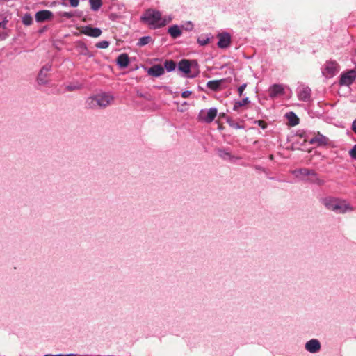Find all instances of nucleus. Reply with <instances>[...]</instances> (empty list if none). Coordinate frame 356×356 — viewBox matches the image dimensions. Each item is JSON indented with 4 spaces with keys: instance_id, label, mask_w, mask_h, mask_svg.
<instances>
[{
    "instance_id": "nucleus-1",
    "label": "nucleus",
    "mask_w": 356,
    "mask_h": 356,
    "mask_svg": "<svg viewBox=\"0 0 356 356\" xmlns=\"http://www.w3.org/2000/svg\"><path fill=\"white\" fill-rule=\"evenodd\" d=\"M140 19L154 29L163 27L172 21L170 16L162 17L159 11L154 9L147 10Z\"/></svg>"
},
{
    "instance_id": "nucleus-2",
    "label": "nucleus",
    "mask_w": 356,
    "mask_h": 356,
    "mask_svg": "<svg viewBox=\"0 0 356 356\" xmlns=\"http://www.w3.org/2000/svg\"><path fill=\"white\" fill-rule=\"evenodd\" d=\"M323 203L327 209L337 213H345L353 210V207L343 200L328 197L325 198Z\"/></svg>"
},
{
    "instance_id": "nucleus-3",
    "label": "nucleus",
    "mask_w": 356,
    "mask_h": 356,
    "mask_svg": "<svg viewBox=\"0 0 356 356\" xmlns=\"http://www.w3.org/2000/svg\"><path fill=\"white\" fill-rule=\"evenodd\" d=\"M113 97L110 94L103 93L97 95L95 97H89L86 102L89 108L106 107L113 101Z\"/></svg>"
},
{
    "instance_id": "nucleus-4",
    "label": "nucleus",
    "mask_w": 356,
    "mask_h": 356,
    "mask_svg": "<svg viewBox=\"0 0 356 356\" xmlns=\"http://www.w3.org/2000/svg\"><path fill=\"white\" fill-rule=\"evenodd\" d=\"M193 65L197 66V64L195 60H188L186 59L181 60L178 63V70L182 72L184 76L188 78H194L198 74V72H193Z\"/></svg>"
},
{
    "instance_id": "nucleus-5",
    "label": "nucleus",
    "mask_w": 356,
    "mask_h": 356,
    "mask_svg": "<svg viewBox=\"0 0 356 356\" xmlns=\"http://www.w3.org/2000/svg\"><path fill=\"white\" fill-rule=\"evenodd\" d=\"M309 144L314 145L318 147H333L334 145L330 140L320 132L315 134L314 136L309 140Z\"/></svg>"
},
{
    "instance_id": "nucleus-6",
    "label": "nucleus",
    "mask_w": 356,
    "mask_h": 356,
    "mask_svg": "<svg viewBox=\"0 0 356 356\" xmlns=\"http://www.w3.org/2000/svg\"><path fill=\"white\" fill-rule=\"evenodd\" d=\"M218 111L216 108H211L209 110L202 109L198 114V120L206 123H211L217 115Z\"/></svg>"
},
{
    "instance_id": "nucleus-7",
    "label": "nucleus",
    "mask_w": 356,
    "mask_h": 356,
    "mask_svg": "<svg viewBox=\"0 0 356 356\" xmlns=\"http://www.w3.org/2000/svg\"><path fill=\"white\" fill-rule=\"evenodd\" d=\"M293 174L296 177L302 179L306 176H313L314 179H312L311 181L313 183H316L321 184L322 181L318 177L316 172L313 170H309L307 168H301L297 170L293 171Z\"/></svg>"
},
{
    "instance_id": "nucleus-8",
    "label": "nucleus",
    "mask_w": 356,
    "mask_h": 356,
    "mask_svg": "<svg viewBox=\"0 0 356 356\" xmlns=\"http://www.w3.org/2000/svg\"><path fill=\"white\" fill-rule=\"evenodd\" d=\"M356 79V70H350L341 74L339 79V85L349 86Z\"/></svg>"
},
{
    "instance_id": "nucleus-9",
    "label": "nucleus",
    "mask_w": 356,
    "mask_h": 356,
    "mask_svg": "<svg viewBox=\"0 0 356 356\" xmlns=\"http://www.w3.org/2000/svg\"><path fill=\"white\" fill-rule=\"evenodd\" d=\"M339 70V66L336 61H327L322 70L323 74L326 77L334 76Z\"/></svg>"
},
{
    "instance_id": "nucleus-10",
    "label": "nucleus",
    "mask_w": 356,
    "mask_h": 356,
    "mask_svg": "<svg viewBox=\"0 0 356 356\" xmlns=\"http://www.w3.org/2000/svg\"><path fill=\"white\" fill-rule=\"evenodd\" d=\"M297 95L299 100L309 102L311 99L312 90L309 87L301 85L297 89Z\"/></svg>"
},
{
    "instance_id": "nucleus-11",
    "label": "nucleus",
    "mask_w": 356,
    "mask_h": 356,
    "mask_svg": "<svg viewBox=\"0 0 356 356\" xmlns=\"http://www.w3.org/2000/svg\"><path fill=\"white\" fill-rule=\"evenodd\" d=\"M35 17L36 22H43L51 19L53 17V13L48 10H40L35 13Z\"/></svg>"
},
{
    "instance_id": "nucleus-12",
    "label": "nucleus",
    "mask_w": 356,
    "mask_h": 356,
    "mask_svg": "<svg viewBox=\"0 0 356 356\" xmlns=\"http://www.w3.org/2000/svg\"><path fill=\"white\" fill-rule=\"evenodd\" d=\"M218 38L219 39L218 42V47L224 49L228 47L230 45L231 37L229 33H220L218 35Z\"/></svg>"
},
{
    "instance_id": "nucleus-13",
    "label": "nucleus",
    "mask_w": 356,
    "mask_h": 356,
    "mask_svg": "<svg viewBox=\"0 0 356 356\" xmlns=\"http://www.w3.org/2000/svg\"><path fill=\"white\" fill-rule=\"evenodd\" d=\"M81 33L90 37L97 38L102 34V31L99 28L86 26L82 28Z\"/></svg>"
},
{
    "instance_id": "nucleus-14",
    "label": "nucleus",
    "mask_w": 356,
    "mask_h": 356,
    "mask_svg": "<svg viewBox=\"0 0 356 356\" xmlns=\"http://www.w3.org/2000/svg\"><path fill=\"white\" fill-rule=\"evenodd\" d=\"M284 87L281 84H273L268 89L269 97L272 99L284 93Z\"/></svg>"
},
{
    "instance_id": "nucleus-15",
    "label": "nucleus",
    "mask_w": 356,
    "mask_h": 356,
    "mask_svg": "<svg viewBox=\"0 0 356 356\" xmlns=\"http://www.w3.org/2000/svg\"><path fill=\"white\" fill-rule=\"evenodd\" d=\"M225 82H226L225 79L209 81L207 83V87L213 91H218L222 88V84Z\"/></svg>"
},
{
    "instance_id": "nucleus-16",
    "label": "nucleus",
    "mask_w": 356,
    "mask_h": 356,
    "mask_svg": "<svg viewBox=\"0 0 356 356\" xmlns=\"http://www.w3.org/2000/svg\"><path fill=\"white\" fill-rule=\"evenodd\" d=\"M305 348L310 353H317L321 348L320 342L317 339H311L306 343Z\"/></svg>"
},
{
    "instance_id": "nucleus-17",
    "label": "nucleus",
    "mask_w": 356,
    "mask_h": 356,
    "mask_svg": "<svg viewBox=\"0 0 356 356\" xmlns=\"http://www.w3.org/2000/svg\"><path fill=\"white\" fill-rule=\"evenodd\" d=\"M164 68L161 65H154L148 70V74L158 77L164 74Z\"/></svg>"
},
{
    "instance_id": "nucleus-18",
    "label": "nucleus",
    "mask_w": 356,
    "mask_h": 356,
    "mask_svg": "<svg viewBox=\"0 0 356 356\" xmlns=\"http://www.w3.org/2000/svg\"><path fill=\"white\" fill-rule=\"evenodd\" d=\"M117 64L122 68L127 67L129 64V58L127 54H122L117 58Z\"/></svg>"
},
{
    "instance_id": "nucleus-19",
    "label": "nucleus",
    "mask_w": 356,
    "mask_h": 356,
    "mask_svg": "<svg viewBox=\"0 0 356 356\" xmlns=\"http://www.w3.org/2000/svg\"><path fill=\"white\" fill-rule=\"evenodd\" d=\"M51 70V64H47L41 69L38 76V82L39 84H44L45 80L44 78H42V75L44 74V72L48 73Z\"/></svg>"
},
{
    "instance_id": "nucleus-20",
    "label": "nucleus",
    "mask_w": 356,
    "mask_h": 356,
    "mask_svg": "<svg viewBox=\"0 0 356 356\" xmlns=\"http://www.w3.org/2000/svg\"><path fill=\"white\" fill-rule=\"evenodd\" d=\"M286 117L289 121V123L291 126H296L299 123V118L298 116L293 112H289L286 114Z\"/></svg>"
},
{
    "instance_id": "nucleus-21",
    "label": "nucleus",
    "mask_w": 356,
    "mask_h": 356,
    "mask_svg": "<svg viewBox=\"0 0 356 356\" xmlns=\"http://www.w3.org/2000/svg\"><path fill=\"white\" fill-rule=\"evenodd\" d=\"M168 33L173 38H177L181 35V31L177 25H173L169 27Z\"/></svg>"
},
{
    "instance_id": "nucleus-22",
    "label": "nucleus",
    "mask_w": 356,
    "mask_h": 356,
    "mask_svg": "<svg viewBox=\"0 0 356 356\" xmlns=\"http://www.w3.org/2000/svg\"><path fill=\"white\" fill-rule=\"evenodd\" d=\"M250 102L249 99L245 97L241 101H236L234 102L233 109L234 111H238V108Z\"/></svg>"
},
{
    "instance_id": "nucleus-23",
    "label": "nucleus",
    "mask_w": 356,
    "mask_h": 356,
    "mask_svg": "<svg viewBox=\"0 0 356 356\" xmlns=\"http://www.w3.org/2000/svg\"><path fill=\"white\" fill-rule=\"evenodd\" d=\"M90 8L92 10L97 11L102 6V0H89Z\"/></svg>"
},
{
    "instance_id": "nucleus-24",
    "label": "nucleus",
    "mask_w": 356,
    "mask_h": 356,
    "mask_svg": "<svg viewBox=\"0 0 356 356\" xmlns=\"http://www.w3.org/2000/svg\"><path fill=\"white\" fill-rule=\"evenodd\" d=\"M164 66L168 72H172L176 68V63L172 60H166L164 63Z\"/></svg>"
},
{
    "instance_id": "nucleus-25",
    "label": "nucleus",
    "mask_w": 356,
    "mask_h": 356,
    "mask_svg": "<svg viewBox=\"0 0 356 356\" xmlns=\"http://www.w3.org/2000/svg\"><path fill=\"white\" fill-rule=\"evenodd\" d=\"M152 40V38L150 36H143L138 40L137 45L139 47L145 46L149 44Z\"/></svg>"
},
{
    "instance_id": "nucleus-26",
    "label": "nucleus",
    "mask_w": 356,
    "mask_h": 356,
    "mask_svg": "<svg viewBox=\"0 0 356 356\" xmlns=\"http://www.w3.org/2000/svg\"><path fill=\"white\" fill-rule=\"evenodd\" d=\"M22 23L26 26H29L33 23V17L32 16L27 13L25 14L22 17Z\"/></svg>"
},
{
    "instance_id": "nucleus-27",
    "label": "nucleus",
    "mask_w": 356,
    "mask_h": 356,
    "mask_svg": "<svg viewBox=\"0 0 356 356\" xmlns=\"http://www.w3.org/2000/svg\"><path fill=\"white\" fill-rule=\"evenodd\" d=\"M209 42V37H200L197 39V42L201 46H204L207 44Z\"/></svg>"
},
{
    "instance_id": "nucleus-28",
    "label": "nucleus",
    "mask_w": 356,
    "mask_h": 356,
    "mask_svg": "<svg viewBox=\"0 0 356 356\" xmlns=\"http://www.w3.org/2000/svg\"><path fill=\"white\" fill-rule=\"evenodd\" d=\"M219 156L225 160L232 159V156H231L230 153L227 152L225 151H222V150L219 151Z\"/></svg>"
},
{
    "instance_id": "nucleus-29",
    "label": "nucleus",
    "mask_w": 356,
    "mask_h": 356,
    "mask_svg": "<svg viewBox=\"0 0 356 356\" xmlns=\"http://www.w3.org/2000/svg\"><path fill=\"white\" fill-rule=\"evenodd\" d=\"M109 42L106 40L101 41L96 44V47L100 49H106L108 47Z\"/></svg>"
},
{
    "instance_id": "nucleus-30",
    "label": "nucleus",
    "mask_w": 356,
    "mask_h": 356,
    "mask_svg": "<svg viewBox=\"0 0 356 356\" xmlns=\"http://www.w3.org/2000/svg\"><path fill=\"white\" fill-rule=\"evenodd\" d=\"M227 122L229 124V125L234 129H242L243 127L240 126L238 123L234 122L231 119H227Z\"/></svg>"
},
{
    "instance_id": "nucleus-31",
    "label": "nucleus",
    "mask_w": 356,
    "mask_h": 356,
    "mask_svg": "<svg viewBox=\"0 0 356 356\" xmlns=\"http://www.w3.org/2000/svg\"><path fill=\"white\" fill-rule=\"evenodd\" d=\"M349 154L353 159H356V145L350 150Z\"/></svg>"
},
{
    "instance_id": "nucleus-32",
    "label": "nucleus",
    "mask_w": 356,
    "mask_h": 356,
    "mask_svg": "<svg viewBox=\"0 0 356 356\" xmlns=\"http://www.w3.org/2000/svg\"><path fill=\"white\" fill-rule=\"evenodd\" d=\"M247 86L246 83H243L241 86H240L238 88V92L240 96L242 95L243 91L245 90V88Z\"/></svg>"
},
{
    "instance_id": "nucleus-33",
    "label": "nucleus",
    "mask_w": 356,
    "mask_h": 356,
    "mask_svg": "<svg viewBox=\"0 0 356 356\" xmlns=\"http://www.w3.org/2000/svg\"><path fill=\"white\" fill-rule=\"evenodd\" d=\"M261 129H264L266 127V123L263 120H257L255 122Z\"/></svg>"
},
{
    "instance_id": "nucleus-34",
    "label": "nucleus",
    "mask_w": 356,
    "mask_h": 356,
    "mask_svg": "<svg viewBox=\"0 0 356 356\" xmlns=\"http://www.w3.org/2000/svg\"><path fill=\"white\" fill-rule=\"evenodd\" d=\"M70 4L72 7H77L79 3V0H69Z\"/></svg>"
},
{
    "instance_id": "nucleus-35",
    "label": "nucleus",
    "mask_w": 356,
    "mask_h": 356,
    "mask_svg": "<svg viewBox=\"0 0 356 356\" xmlns=\"http://www.w3.org/2000/svg\"><path fill=\"white\" fill-rule=\"evenodd\" d=\"M191 93L192 92L191 91H189V90L184 91L181 93V97L183 98H188L191 95Z\"/></svg>"
},
{
    "instance_id": "nucleus-36",
    "label": "nucleus",
    "mask_w": 356,
    "mask_h": 356,
    "mask_svg": "<svg viewBox=\"0 0 356 356\" xmlns=\"http://www.w3.org/2000/svg\"><path fill=\"white\" fill-rule=\"evenodd\" d=\"M8 34L7 33H0V40H5L8 37Z\"/></svg>"
},
{
    "instance_id": "nucleus-37",
    "label": "nucleus",
    "mask_w": 356,
    "mask_h": 356,
    "mask_svg": "<svg viewBox=\"0 0 356 356\" xmlns=\"http://www.w3.org/2000/svg\"><path fill=\"white\" fill-rule=\"evenodd\" d=\"M6 24H7L6 20H3V22H0V28L6 29Z\"/></svg>"
},
{
    "instance_id": "nucleus-38",
    "label": "nucleus",
    "mask_w": 356,
    "mask_h": 356,
    "mask_svg": "<svg viewBox=\"0 0 356 356\" xmlns=\"http://www.w3.org/2000/svg\"><path fill=\"white\" fill-rule=\"evenodd\" d=\"M352 129L356 134V119L353 122Z\"/></svg>"
},
{
    "instance_id": "nucleus-39",
    "label": "nucleus",
    "mask_w": 356,
    "mask_h": 356,
    "mask_svg": "<svg viewBox=\"0 0 356 356\" xmlns=\"http://www.w3.org/2000/svg\"><path fill=\"white\" fill-rule=\"evenodd\" d=\"M82 47L83 48V51L82 52L83 54L88 55V51L85 45H83Z\"/></svg>"
},
{
    "instance_id": "nucleus-40",
    "label": "nucleus",
    "mask_w": 356,
    "mask_h": 356,
    "mask_svg": "<svg viewBox=\"0 0 356 356\" xmlns=\"http://www.w3.org/2000/svg\"><path fill=\"white\" fill-rule=\"evenodd\" d=\"M63 16L67 17V18H70L72 16V15L70 13H64Z\"/></svg>"
},
{
    "instance_id": "nucleus-41",
    "label": "nucleus",
    "mask_w": 356,
    "mask_h": 356,
    "mask_svg": "<svg viewBox=\"0 0 356 356\" xmlns=\"http://www.w3.org/2000/svg\"><path fill=\"white\" fill-rule=\"evenodd\" d=\"M44 356H64V355H63V354H58V355L48 354V355H45Z\"/></svg>"
},
{
    "instance_id": "nucleus-42",
    "label": "nucleus",
    "mask_w": 356,
    "mask_h": 356,
    "mask_svg": "<svg viewBox=\"0 0 356 356\" xmlns=\"http://www.w3.org/2000/svg\"><path fill=\"white\" fill-rule=\"evenodd\" d=\"M47 73L44 72V74L42 75V78H44L45 83H47Z\"/></svg>"
},
{
    "instance_id": "nucleus-43",
    "label": "nucleus",
    "mask_w": 356,
    "mask_h": 356,
    "mask_svg": "<svg viewBox=\"0 0 356 356\" xmlns=\"http://www.w3.org/2000/svg\"><path fill=\"white\" fill-rule=\"evenodd\" d=\"M188 26H190L189 28H186V29H191L192 27H193V25L191 22H188Z\"/></svg>"
},
{
    "instance_id": "nucleus-44",
    "label": "nucleus",
    "mask_w": 356,
    "mask_h": 356,
    "mask_svg": "<svg viewBox=\"0 0 356 356\" xmlns=\"http://www.w3.org/2000/svg\"><path fill=\"white\" fill-rule=\"evenodd\" d=\"M64 356H76V355L74 354H66V355H64Z\"/></svg>"
},
{
    "instance_id": "nucleus-45",
    "label": "nucleus",
    "mask_w": 356,
    "mask_h": 356,
    "mask_svg": "<svg viewBox=\"0 0 356 356\" xmlns=\"http://www.w3.org/2000/svg\"><path fill=\"white\" fill-rule=\"evenodd\" d=\"M308 177H309V178H308L307 179H308L309 181H311V179H314V177L313 176H308Z\"/></svg>"
}]
</instances>
